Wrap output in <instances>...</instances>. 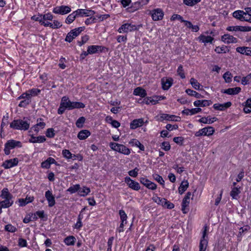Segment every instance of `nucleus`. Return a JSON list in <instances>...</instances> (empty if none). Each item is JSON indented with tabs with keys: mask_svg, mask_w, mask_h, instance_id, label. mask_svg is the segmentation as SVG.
Wrapping results in <instances>:
<instances>
[{
	"mask_svg": "<svg viewBox=\"0 0 251 251\" xmlns=\"http://www.w3.org/2000/svg\"><path fill=\"white\" fill-rule=\"evenodd\" d=\"M5 229L6 231L11 232H14L17 230L16 227L10 224L5 226Z\"/></svg>",
	"mask_w": 251,
	"mask_h": 251,
	"instance_id": "obj_62",
	"label": "nucleus"
},
{
	"mask_svg": "<svg viewBox=\"0 0 251 251\" xmlns=\"http://www.w3.org/2000/svg\"><path fill=\"white\" fill-rule=\"evenodd\" d=\"M191 195V192H188L182 200V211L184 214L187 212V208L188 207L190 203V198Z\"/></svg>",
	"mask_w": 251,
	"mask_h": 251,
	"instance_id": "obj_15",
	"label": "nucleus"
},
{
	"mask_svg": "<svg viewBox=\"0 0 251 251\" xmlns=\"http://www.w3.org/2000/svg\"><path fill=\"white\" fill-rule=\"evenodd\" d=\"M215 129L211 126H206L200 129L195 133L196 137H201L202 136H210L215 132Z\"/></svg>",
	"mask_w": 251,
	"mask_h": 251,
	"instance_id": "obj_6",
	"label": "nucleus"
},
{
	"mask_svg": "<svg viewBox=\"0 0 251 251\" xmlns=\"http://www.w3.org/2000/svg\"><path fill=\"white\" fill-rule=\"evenodd\" d=\"M194 105L196 107H205L211 104L212 102L209 100H197L194 102Z\"/></svg>",
	"mask_w": 251,
	"mask_h": 251,
	"instance_id": "obj_26",
	"label": "nucleus"
},
{
	"mask_svg": "<svg viewBox=\"0 0 251 251\" xmlns=\"http://www.w3.org/2000/svg\"><path fill=\"white\" fill-rule=\"evenodd\" d=\"M221 40L226 44L236 43L238 40L232 35L225 34L221 37Z\"/></svg>",
	"mask_w": 251,
	"mask_h": 251,
	"instance_id": "obj_17",
	"label": "nucleus"
},
{
	"mask_svg": "<svg viewBox=\"0 0 251 251\" xmlns=\"http://www.w3.org/2000/svg\"><path fill=\"white\" fill-rule=\"evenodd\" d=\"M144 121L142 118L135 119L133 120L130 124V127L132 129H134L138 127H140L143 125Z\"/></svg>",
	"mask_w": 251,
	"mask_h": 251,
	"instance_id": "obj_22",
	"label": "nucleus"
},
{
	"mask_svg": "<svg viewBox=\"0 0 251 251\" xmlns=\"http://www.w3.org/2000/svg\"><path fill=\"white\" fill-rule=\"evenodd\" d=\"M161 148L165 151H168L171 149L170 143L168 142H164L161 144Z\"/></svg>",
	"mask_w": 251,
	"mask_h": 251,
	"instance_id": "obj_63",
	"label": "nucleus"
},
{
	"mask_svg": "<svg viewBox=\"0 0 251 251\" xmlns=\"http://www.w3.org/2000/svg\"><path fill=\"white\" fill-rule=\"evenodd\" d=\"M0 196L3 199L12 198V195L9 193V190L7 188H3L2 190Z\"/></svg>",
	"mask_w": 251,
	"mask_h": 251,
	"instance_id": "obj_43",
	"label": "nucleus"
},
{
	"mask_svg": "<svg viewBox=\"0 0 251 251\" xmlns=\"http://www.w3.org/2000/svg\"><path fill=\"white\" fill-rule=\"evenodd\" d=\"M142 4L140 1H136L133 3L131 6L127 8L126 10L128 12L133 13L142 8Z\"/></svg>",
	"mask_w": 251,
	"mask_h": 251,
	"instance_id": "obj_25",
	"label": "nucleus"
},
{
	"mask_svg": "<svg viewBox=\"0 0 251 251\" xmlns=\"http://www.w3.org/2000/svg\"><path fill=\"white\" fill-rule=\"evenodd\" d=\"M137 29V26L131 23H126L123 24L118 29L119 33H127Z\"/></svg>",
	"mask_w": 251,
	"mask_h": 251,
	"instance_id": "obj_7",
	"label": "nucleus"
},
{
	"mask_svg": "<svg viewBox=\"0 0 251 251\" xmlns=\"http://www.w3.org/2000/svg\"><path fill=\"white\" fill-rule=\"evenodd\" d=\"M245 11L237 10L233 13V16L241 21H243Z\"/></svg>",
	"mask_w": 251,
	"mask_h": 251,
	"instance_id": "obj_46",
	"label": "nucleus"
},
{
	"mask_svg": "<svg viewBox=\"0 0 251 251\" xmlns=\"http://www.w3.org/2000/svg\"><path fill=\"white\" fill-rule=\"evenodd\" d=\"M91 135L90 132L88 130H82L77 134V137L80 140H85Z\"/></svg>",
	"mask_w": 251,
	"mask_h": 251,
	"instance_id": "obj_32",
	"label": "nucleus"
},
{
	"mask_svg": "<svg viewBox=\"0 0 251 251\" xmlns=\"http://www.w3.org/2000/svg\"><path fill=\"white\" fill-rule=\"evenodd\" d=\"M45 197L48 202L49 207H52L55 205V198L51 191L49 190L46 191L45 193Z\"/></svg>",
	"mask_w": 251,
	"mask_h": 251,
	"instance_id": "obj_19",
	"label": "nucleus"
},
{
	"mask_svg": "<svg viewBox=\"0 0 251 251\" xmlns=\"http://www.w3.org/2000/svg\"><path fill=\"white\" fill-rule=\"evenodd\" d=\"M138 171L139 169L137 168H135L133 170L129 171L128 173L130 176L135 177L138 175Z\"/></svg>",
	"mask_w": 251,
	"mask_h": 251,
	"instance_id": "obj_64",
	"label": "nucleus"
},
{
	"mask_svg": "<svg viewBox=\"0 0 251 251\" xmlns=\"http://www.w3.org/2000/svg\"><path fill=\"white\" fill-rule=\"evenodd\" d=\"M241 188L240 187H234L230 193V195L232 199L237 200L238 199V195L241 193Z\"/></svg>",
	"mask_w": 251,
	"mask_h": 251,
	"instance_id": "obj_28",
	"label": "nucleus"
},
{
	"mask_svg": "<svg viewBox=\"0 0 251 251\" xmlns=\"http://www.w3.org/2000/svg\"><path fill=\"white\" fill-rule=\"evenodd\" d=\"M152 177L154 180L159 183L161 185L164 186V181L161 176L157 174L152 175Z\"/></svg>",
	"mask_w": 251,
	"mask_h": 251,
	"instance_id": "obj_55",
	"label": "nucleus"
},
{
	"mask_svg": "<svg viewBox=\"0 0 251 251\" xmlns=\"http://www.w3.org/2000/svg\"><path fill=\"white\" fill-rule=\"evenodd\" d=\"M71 11V7L67 5H61L54 7L52 12L56 14L65 15L70 13Z\"/></svg>",
	"mask_w": 251,
	"mask_h": 251,
	"instance_id": "obj_11",
	"label": "nucleus"
},
{
	"mask_svg": "<svg viewBox=\"0 0 251 251\" xmlns=\"http://www.w3.org/2000/svg\"><path fill=\"white\" fill-rule=\"evenodd\" d=\"M85 29L84 26L79 27L74 29H73L70 31L71 34L74 36V37H76L82 31H83Z\"/></svg>",
	"mask_w": 251,
	"mask_h": 251,
	"instance_id": "obj_49",
	"label": "nucleus"
},
{
	"mask_svg": "<svg viewBox=\"0 0 251 251\" xmlns=\"http://www.w3.org/2000/svg\"><path fill=\"white\" fill-rule=\"evenodd\" d=\"M61 105L66 109L69 110L74 108H83L85 107V104L80 102H72L67 97H63L61 99Z\"/></svg>",
	"mask_w": 251,
	"mask_h": 251,
	"instance_id": "obj_1",
	"label": "nucleus"
},
{
	"mask_svg": "<svg viewBox=\"0 0 251 251\" xmlns=\"http://www.w3.org/2000/svg\"><path fill=\"white\" fill-rule=\"evenodd\" d=\"M158 120L163 121L164 120L178 122L180 120V118L174 115H169L165 113H161L159 115Z\"/></svg>",
	"mask_w": 251,
	"mask_h": 251,
	"instance_id": "obj_12",
	"label": "nucleus"
},
{
	"mask_svg": "<svg viewBox=\"0 0 251 251\" xmlns=\"http://www.w3.org/2000/svg\"><path fill=\"white\" fill-rule=\"evenodd\" d=\"M63 156L67 159H71L76 157L75 155L73 154L68 150H63L62 151Z\"/></svg>",
	"mask_w": 251,
	"mask_h": 251,
	"instance_id": "obj_50",
	"label": "nucleus"
},
{
	"mask_svg": "<svg viewBox=\"0 0 251 251\" xmlns=\"http://www.w3.org/2000/svg\"><path fill=\"white\" fill-rule=\"evenodd\" d=\"M125 182L130 188L134 190L138 191L140 189L139 183L138 182L131 179L128 176H126L125 178Z\"/></svg>",
	"mask_w": 251,
	"mask_h": 251,
	"instance_id": "obj_13",
	"label": "nucleus"
},
{
	"mask_svg": "<svg viewBox=\"0 0 251 251\" xmlns=\"http://www.w3.org/2000/svg\"><path fill=\"white\" fill-rule=\"evenodd\" d=\"M29 94V97L31 98V97L37 96L39 93H40V90L36 88H33L27 91Z\"/></svg>",
	"mask_w": 251,
	"mask_h": 251,
	"instance_id": "obj_56",
	"label": "nucleus"
},
{
	"mask_svg": "<svg viewBox=\"0 0 251 251\" xmlns=\"http://www.w3.org/2000/svg\"><path fill=\"white\" fill-rule=\"evenodd\" d=\"M241 88L240 87H237L232 88H228L225 90L224 93L230 95H233L238 94L240 91Z\"/></svg>",
	"mask_w": 251,
	"mask_h": 251,
	"instance_id": "obj_39",
	"label": "nucleus"
},
{
	"mask_svg": "<svg viewBox=\"0 0 251 251\" xmlns=\"http://www.w3.org/2000/svg\"><path fill=\"white\" fill-rule=\"evenodd\" d=\"M208 231V227L204 226V230L202 233V237L200 243V251H205L208 244V240L207 232Z\"/></svg>",
	"mask_w": 251,
	"mask_h": 251,
	"instance_id": "obj_10",
	"label": "nucleus"
},
{
	"mask_svg": "<svg viewBox=\"0 0 251 251\" xmlns=\"http://www.w3.org/2000/svg\"><path fill=\"white\" fill-rule=\"evenodd\" d=\"M88 53L90 54H94L98 52L99 51H101V47L100 46L92 45L90 46L87 49Z\"/></svg>",
	"mask_w": 251,
	"mask_h": 251,
	"instance_id": "obj_38",
	"label": "nucleus"
},
{
	"mask_svg": "<svg viewBox=\"0 0 251 251\" xmlns=\"http://www.w3.org/2000/svg\"><path fill=\"white\" fill-rule=\"evenodd\" d=\"M30 123L26 121L15 120L10 125V127L14 129L26 130L29 127Z\"/></svg>",
	"mask_w": 251,
	"mask_h": 251,
	"instance_id": "obj_3",
	"label": "nucleus"
},
{
	"mask_svg": "<svg viewBox=\"0 0 251 251\" xmlns=\"http://www.w3.org/2000/svg\"><path fill=\"white\" fill-rule=\"evenodd\" d=\"M140 182L148 189L152 190H155L157 188V185L156 184L146 178H141Z\"/></svg>",
	"mask_w": 251,
	"mask_h": 251,
	"instance_id": "obj_16",
	"label": "nucleus"
},
{
	"mask_svg": "<svg viewBox=\"0 0 251 251\" xmlns=\"http://www.w3.org/2000/svg\"><path fill=\"white\" fill-rule=\"evenodd\" d=\"M217 120V119L216 117H202L199 120V122L205 124H211L214 122L216 121Z\"/></svg>",
	"mask_w": 251,
	"mask_h": 251,
	"instance_id": "obj_31",
	"label": "nucleus"
},
{
	"mask_svg": "<svg viewBox=\"0 0 251 251\" xmlns=\"http://www.w3.org/2000/svg\"><path fill=\"white\" fill-rule=\"evenodd\" d=\"M19 160L17 158L5 160L2 164V166L5 169H9L17 165Z\"/></svg>",
	"mask_w": 251,
	"mask_h": 251,
	"instance_id": "obj_18",
	"label": "nucleus"
},
{
	"mask_svg": "<svg viewBox=\"0 0 251 251\" xmlns=\"http://www.w3.org/2000/svg\"><path fill=\"white\" fill-rule=\"evenodd\" d=\"M85 119L84 117H80L76 122V126L77 127L81 128L84 123Z\"/></svg>",
	"mask_w": 251,
	"mask_h": 251,
	"instance_id": "obj_59",
	"label": "nucleus"
},
{
	"mask_svg": "<svg viewBox=\"0 0 251 251\" xmlns=\"http://www.w3.org/2000/svg\"><path fill=\"white\" fill-rule=\"evenodd\" d=\"M46 126V124L42 121V119L37 120V123L33 127H32L36 132H38L40 130L43 129Z\"/></svg>",
	"mask_w": 251,
	"mask_h": 251,
	"instance_id": "obj_29",
	"label": "nucleus"
},
{
	"mask_svg": "<svg viewBox=\"0 0 251 251\" xmlns=\"http://www.w3.org/2000/svg\"><path fill=\"white\" fill-rule=\"evenodd\" d=\"M76 241L75 238L73 236H69L65 238L64 242L67 246L74 245Z\"/></svg>",
	"mask_w": 251,
	"mask_h": 251,
	"instance_id": "obj_42",
	"label": "nucleus"
},
{
	"mask_svg": "<svg viewBox=\"0 0 251 251\" xmlns=\"http://www.w3.org/2000/svg\"><path fill=\"white\" fill-rule=\"evenodd\" d=\"M12 199V198L4 199L3 201H0V205L4 208L9 207L13 203Z\"/></svg>",
	"mask_w": 251,
	"mask_h": 251,
	"instance_id": "obj_35",
	"label": "nucleus"
},
{
	"mask_svg": "<svg viewBox=\"0 0 251 251\" xmlns=\"http://www.w3.org/2000/svg\"><path fill=\"white\" fill-rule=\"evenodd\" d=\"M37 216L40 218H44L45 217V213L43 210L38 211L34 214L33 219L34 220L37 219Z\"/></svg>",
	"mask_w": 251,
	"mask_h": 251,
	"instance_id": "obj_60",
	"label": "nucleus"
},
{
	"mask_svg": "<svg viewBox=\"0 0 251 251\" xmlns=\"http://www.w3.org/2000/svg\"><path fill=\"white\" fill-rule=\"evenodd\" d=\"M152 200L154 202L163 208L171 209L174 207V204L165 198H160L157 195H154L152 197Z\"/></svg>",
	"mask_w": 251,
	"mask_h": 251,
	"instance_id": "obj_5",
	"label": "nucleus"
},
{
	"mask_svg": "<svg viewBox=\"0 0 251 251\" xmlns=\"http://www.w3.org/2000/svg\"><path fill=\"white\" fill-rule=\"evenodd\" d=\"M90 192V189L87 187H83L80 189L78 191V194L81 197H85Z\"/></svg>",
	"mask_w": 251,
	"mask_h": 251,
	"instance_id": "obj_47",
	"label": "nucleus"
},
{
	"mask_svg": "<svg viewBox=\"0 0 251 251\" xmlns=\"http://www.w3.org/2000/svg\"><path fill=\"white\" fill-rule=\"evenodd\" d=\"M201 0H183L184 4L188 6H193L201 2Z\"/></svg>",
	"mask_w": 251,
	"mask_h": 251,
	"instance_id": "obj_48",
	"label": "nucleus"
},
{
	"mask_svg": "<svg viewBox=\"0 0 251 251\" xmlns=\"http://www.w3.org/2000/svg\"><path fill=\"white\" fill-rule=\"evenodd\" d=\"M158 102V99L156 96L153 97H149L146 102L147 104L151 103L152 104H155Z\"/></svg>",
	"mask_w": 251,
	"mask_h": 251,
	"instance_id": "obj_58",
	"label": "nucleus"
},
{
	"mask_svg": "<svg viewBox=\"0 0 251 251\" xmlns=\"http://www.w3.org/2000/svg\"><path fill=\"white\" fill-rule=\"evenodd\" d=\"M177 72L181 78L183 79L185 78V75L184 72V70L183 69V67L181 65H180L178 67Z\"/></svg>",
	"mask_w": 251,
	"mask_h": 251,
	"instance_id": "obj_61",
	"label": "nucleus"
},
{
	"mask_svg": "<svg viewBox=\"0 0 251 251\" xmlns=\"http://www.w3.org/2000/svg\"><path fill=\"white\" fill-rule=\"evenodd\" d=\"M77 17L75 11H74L69 14L65 20V23L67 24H70L73 23Z\"/></svg>",
	"mask_w": 251,
	"mask_h": 251,
	"instance_id": "obj_44",
	"label": "nucleus"
},
{
	"mask_svg": "<svg viewBox=\"0 0 251 251\" xmlns=\"http://www.w3.org/2000/svg\"><path fill=\"white\" fill-rule=\"evenodd\" d=\"M31 19L33 20L39 22L41 25H44V26L48 27V25H50V24L45 23L43 21L44 20H42V14L33 16L32 17ZM50 26H52V25H50Z\"/></svg>",
	"mask_w": 251,
	"mask_h": 251,
	"instance_id": "obj_37",
	"label": "nucleus"
},
{
	"mask_svg": "<svg viewBox=\"0 0 251 251\" xmlns=\"http://www.w3.org/2000/svg\"><path fill=\"white\" fill-rule=\"evenodd\" d=\"M150 15L154 21H158L162 20L164 16V13L161 8H155L150 11Z\"/></svg>",
	"mask_w": 251,
	"mask_h": 251,
	"instance_id": "obj_8",
	"label": "nucleus"
},
{
	"mask_svg": "<svg viewBox=\"0 0 251 251\" xmlns=\"http://www.w3.org/2000/svg\"><path fill=\"white\" fill-rule=\"evenodd\" d=\"M16 147H21V144L20 141L14 140H8L4 145V151L6 155L10 153V150L13 149Z\"/></svg>",
	"mask_w": 251,
	"mask_h": 251,
	"instance_id": "obj_9",
	"label": "nucleus"
},
{
	"mask_svg": "<svg viewBox=\"0 0 251 251\" xmlns=\"http://www.w3.org/2000/svg\"><path fill=\"white\" fill-rule=\"evenodd\" d=\"M243 110L246 113H250L251 112V99H248L245 104Z\"/></svg>",
	"mask_w": 251,
	"mask_h": 251,
	"instance_id": "obj_41",
	"label": "nucleus"
},
{
	"mask_svg": "<svg viewBox=\"0 0 251 251\" xmlns=\"http://www.w3.org/2000/svg\"><path fill=\"white\" fill-rule=\"evenodd\" d=\"M109 146L112 150L124 155H128L131 153L130 149L123 144L110 142Z\"/></svg>",
	"mask_w": 251,
	"mask_h": 251,
	"instance_id": "obj_4",
	"label": "nucleus"
},
{
	"mask_svg": "<svg viewBox=\"0 0 251 251\" xmlns=\"http://www.w3.org/2000/svg\"><path fill=\"white\" fill-rule=\"evenodd\" d=\"M133 94L135 96H138L142 98H144L147 95L146 91L140 87H137L134 89Z\"/></svg>",
	"mask_w": 251,
	"mask_h": 251,
	"instance_id": "obj_33",
	"label": "nucleus"
},
{
	"mask_svg": "<svg viewBox=\"0 0 251 251\" xmlns=\"http://www.w3.org/2000/svg\"><path fill=\"white\" fill-rule=\"evenodd\" d=\"M247 7L245 8V12L243 16V21H246L251 23V13L248 12Z\"/></svg>",
	"mask_w": 251,
	"mask_h": 251,
	"instance_id": "obj_52",
	"label": "nucleus"
},
{
	"mask_svg": "<svg viewBox=\"0 0 251 251\" xmlns=\"http://www.w3.org/2000/svg\"><path fill=\"white\" fill-rule=\"evenodd\" d=\"M162 88L167 90L172 86L173 84V79L171 78L164 77L161 79Z\"/></svg>",
	"mask_w": 251,
	"mask_h": 251,
	"instance_id": "obj_20",
	"label": "nucleus"
},
{
	"mask_svg": "<svg viewBox=\"0 0 251 251\" xmlns=\"http://www.w3.org/2000/svg\"><path fill=\"white\" fill-rule=\"evenodd\" d=\"M185 92L189 96L195 97L196 98L199 99L202 98L203 96L197 92L195 91L191 90L190 89H187L185 90Z\"/></svg>",
	"mask_w": 251,
	"mask_h": 251,
	"instance_id": "obj_45",
	"label": "nucleus"
},
{
	"mask_svg": "<svg viewBox=\"0 0 251 251\" xmlns=\"http://www.w3.org/2000/svg\"><path fill=\"white\" fill-rule=\"evenodd\" d=\"M46 141V138L44 136H40L38 137L31 136L29 139L31 143H43Z\"/></svg>",
	"mask_w": 251,
	"mask_h": 251,
	"instance_id": "obj_40",
	"label": "nucleus"
},
{
	"mask_svg": "<svg viewBox=\"0 0 251 251\" xmlns=\"http://www.w3.org/2000/svg\"><path fill=\"white\" fill-rule=\"evenodd\" d=\"M215 51L217 53H226L228 51L227 48L226 46H222L221 47H217L215 49Z\"/></svg>",
	"mask_w": 251,
	"mask_h": 251,
	"instance_id": "obj_51",
	"label": "nucleus"
},
{
	"mask_svg": "<svg viewBox=\"0 0 251 251\" xmlns=\"http://www.w3.org/2000/svg\"><path fill=\"white\" fill-rule=\"evenodd\" d=\"M231 105V102L228 101L223 104L215 103L213 105V108L217 110L223 111L229 107Z\"/></svg>",
	"mask_w": 251,
	"mask_h": 251,
	"instance_id": "obj_24",
	"label": "nucleus"
},
{
	"mask_svg": "<svg viewBox=\"0 0 251 251\" xmlns=\"http://www.w3.org/2000/svg\"><path fill=\"white\" fill-rule=\"evenodd\" d=\"M199 42L206 44L207 43H212L214 40V38L210 36H205L201 34L198 38Z\"/></svg>",
	"mask_w": 251,
	"mask_h": 251,
	"instance_id": "obj_23",
	"label": "nucleus"
},
{
	"mask_svg": "<svg viewBox=\"0 0 251 251\" xmlns=\"http://www.w3.org/2000/svg\"><path fill=\"white\" fill-rule=\"evenodd\" d=\"M190 83L195 89L198 90H202V86L195 78H191L190 80Z\"/></svg>",
	"mask_w": 251,
	"mask_h": 251,
	"instance_id": "obj_36",
	"label": "nucleus"
},
{
	"mask_svg": "<svg viewBox=\"0 0 251 251\" xmlns=\"http://www.w3.org/2000/svg\"><path fill=\"white\" fill-rule=\"evenodd\" d=\"M53 18V16L50 13H47L42 15V20H44L43 21L45 23H47L50 24V25H52V26L48 25V26H49L52 29H58L60 28L62 26V24L58 20H53L52 23L48 21H52Z\"/></svg>",
	"mask_w": 251,
	"mask_h": 251,
	"instance_id": "obj_2",
	"label": "nucleus"
},
{
	"mask_svg": "<svg viewBox=\"0 0 251 251\" xmlns=\"http://www.w3.org/2000/svg\"><path fill=\"white\" fill-rule=\"evenodd\" d=\"M189 187V183L187 180H183L179 188H178V193L182 195L188 188Z\"/></svg>",
	"mask_w": 251,
	"mask_h": 251,
	"instance_id": "obj_30",
	"label": "nucleus"
},
{
	"mask_svg": "<svg viewBox=\"0 0 251 251\" xmlns=\"http://www.w3.org/2000/svg\"><path fill=\"white\" fill-rule=\"evenodd\" d=\"M237 52L248 56H251V47H239L236 49Z\"/></svg>",
	"mask_w": 251,
	"mask_h": 251,
	"instance_id": "obj_21",
	"label": "nucleus"
},
{
	"mask_svg": "<svg viewBox=\"0 0 251 251\" xmlns=\"http://www.w3.org/2000/svg\"><path fill=\"white\" fill-rule=\"evenodd\" d=\"M223 77L226 82L229 83L232 80V75L231 73L227 71L223 75Z\"/></svg>",
	"mask_w": 251,
	"mask_h": 251,
	"instance_id": "obj_54",
	"label": "nucleus"
},
{
	"mask_svg": "<svg viewBox=\"0 0 251 251\" xmlns=\"http://www.w3.org/2000/svg\"><path fill=\"white\" fill-rule=\"evenodd\" d=\"M77 17H89L95 14V12L88 9H78L75 11Z\"/></svg>",
	"mask_w": 251,
	"mask_h": 251,
	"instance_id": "obj_14",
	"label": "nucleus"
},
{
	"mask_svg": "<svg viewBox=\"0 0 251 251\" xmlns=\"http://www.w3.org/2000/svg\"><path fill=\"white\" fill-rule=\"evenodd\" d=\"M80 189V185L79 184H75L72 186L70 187L68 189L67 191L69 192L71 194H73L77 191H79Z\"/></svg>",
	"mask_w": 251,
	"mask_h": 251,
	"instance_id": "obj_53",
	"label": "nucleus"
},
{
	"mask_svg": "<svg viewBox=\"0 0 251 251\" xmlns=\"http://www.w3.org/2000/svg\"><path fill=\"white\" fill-rule=\"evenodd\" d=\"M119 213L121 222L127 223L126 220H127V216L126 214L125 213V212L123 210H119Z\"/></svg>",
	"mask_w": 251,
	"mask_h": 251,
	"instance_id": "obj_57",
	"label": "nucleus"
},
{
	"mask_svg": "<svg viewBox=\"0 0 251 251\" xmlns=\"http://www.w3.org/2000/svg\"><path fill=\"white\" fill-rule=\"evenodd\" d=\"M55 159L52 157H49L46 160L41 163V167L43 168L49 169L51 164H56Z\"/></svg>",
	"mask_w": 251,
	"mask_h": 251,
	"instance_id": "obj_27",
	"label": "nucleus"
},
{
	"mask_svg": "<svg viewBox=\"0 0 251 251\" xmlns=\"http://www.w3.org/2000/svg\"><path fill=\"white\" fill-rule=\"evenodd\" d=\"M34 200L33 197H26L25 199H20L19 200V205L24 206Z\"/></svg>",
	"mask_w": 251,
	"mask_h": 251,
	"instance_id": "obj_34",
	"label": "nucleus"
}]
</instances>
